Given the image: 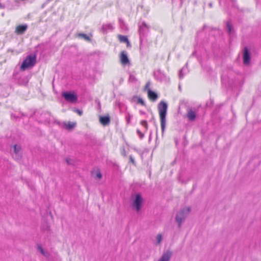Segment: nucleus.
I'll return each instance as SVG.
<instances>
[{"label": "nucleus", "mask_w": 261, "mask_h": 261, "mask_svg": "<svg viewBox=\"0 0 261 261\" xmlns=\"http://www.w3.org/2000/svg\"><path fill=\"white\" fill-rule=\"evenodd\" d=\"M129 161L133 164L135 166H136V162L134 160V159H133V158L132 157V156L130 155L129 157Z\"/></svg>", "instance_id": "obj_30"}, {"label": "nucleus", "mask_w": 261, "mask_h": 261, "mask_svg": "<svg viewBox=\"0 0 261 261\" xmlns=\"http://www.w3.org/2000/svg\"><path fill=\"white\" fill-rule=\"evenodd\" d=\"M62 96L67 101L71 103H75L77 100V95L72 92H63L62 93Z\"/></svg>", "instance_id": "obj_6"}, {"label": "nucleus", "mask_w": 261, "mask_h": 261, "mask_svg": "<svg viewBox=\"0 0 261 261\" xmlns=\"http://www.w3.org/2000/svg\"><path fill=\"white\" fill-rule=\"evenodd\" d=\"M209 6H210V7H211L212 6V4L211 3H210V4H209Z\"/></svg>", "instance_id": "obj_47"}, {"label": "nucleus", "mask_w": 261, "mask_h": 261, "mask_svg": "<svg viewBox=\"0 0 261 261\" xmlns=\"http://www.w3.org/2000/svg\"><path fill=\"white\" fill-rule=\"evenodd\" d=\"M131 117L132 116L129 114H128L127 116L126 117V122L127 124L130 123Z\"/></svg>", "instance_id": "obj_29"}, {"label": "nucleus", "mask_w": 261, "mask_h": 261, "mask_svg": "<svg viewBox=\"0 0 261 261\" xmlns=\"http://www.w3.org/2000/svg\"><path fill=\"white\" fill-rule=\"evenodd\" d=\"M178 87H179V89H180V86L179 85Z\"/></svg>", "instance_id": "obj_49"}, {"label": "nucleus", "mask_w": 261, "mask_h": 261, "mask_svg": "<svg viewBox=\"0 0 261 261\" xmlns=\"http://www.w3.org/2000/svg\"><path fill=\"white\" fill-rule=\"evenodd\" d=\"M188 117L191 121H193L195 119L196 114L191 109L188 111Z\"/></svg>", "instance_id": "obj_17"}, {"label": "nucleus", "mask_w": 261, "mask_h": 261, "mask_svg": "<svg viewBox=\"0 0 261 261\" xmlns=\"http://www.w3.org/2000/svg\"><path fill=\"white\" fill-rule=\"evenodd\" d=\"M14 149V153L15 155H13V157L16 160H19L21 158V147L20 145L15 144L13 146Z\"/></svg>", "instance_id": "obj_9"}, {"label": "nucleus", "mask_w": 261, "mask_h": 261, "mask_svg": "<svg viewBox=\"0 0 261 261\" xmlns=\"http://www.w3.org/2000/svg\"><path fill=\"white\" fill-rule=\"evenodd\" d=\"M143 202V198L140 193L136 194L133 200L132 206L137 211L139 212Z\"/></svg>", "instance_id": "obj_4"}, {"label": "nucleus", "mask_w": 261, "mask_h": 261, "mask_svg": "<svg viewBox=\"0 0 261 261\" xmlns=\"http://www.w3.org/2000/svg\"><path fill=\"white\" fill-rule=\"evenodd\" d=\"M120 61L122 65H126L130 64L129 60L127 54L125 51H122L120 54Z\"/></svg>", "instance_id": "obj_8"}, {"label": "nucleus", "mask_w": 261, "mask_h": 261, "mask_svg": "<svg viewBox=\"0 0 261 261\" xmlns=\"http://www.w3.org/2000/svg\"><path fill=\"white\" fill-rule=\"evenodd\" d=\"M8 51H11V52L13 53V50L9 49H8Z\"/></svg>", "instance_id": "obj_45"}, {"label": "nucleus", "mask_w": 261, "mask_h": 261, "mask_svg": "<svg viewBox=\"0 0 261 261\" xmlns=\"http://www.w3.org/2000/svg\"><path fill=\"white\" fill-rule=\"evenodd\" d=\"M140 113L141 114V115H144L145 114V112L143 111H140Z\"/></svg>", "instance_id": "obj_39"}, {"label": "nucleus", "mask_w": 261, "mask_h": 261, "mask_svg": "<svg viewBox=\"0 0 261 261\" xmlns=\"http://www.w3.org/2000/svg\"><path fill=\"white\" fill-rule=\"evenodd\" d=\"M11 116L14 117V118H17V117H16V116H15V115H12Z\"/></svg>", "instance_id": "obj_46"}, {"label": "nucleus", "mask_w": 261, "mask_h": 261, "mask_svg": "<svg viewBox=\"0 0 261 261\" xmlns=\"http://www.w3.org/2000/svg\"><path fill=\"white\" fill-rule=\"evenodd\" d=\"M148 96L150 99L152 100L153 101H155L158 98V95L157 93L152 91L150 89H148Z\"/></svg>", "instance_id": "obj_14"}, {"label": "nucleus", "mask_w": 261, "mask_h": 261, "mask_svg": "<svg viewBox=\"0 0 261 261\" xmlns=\"http://www.w3.org/2000/svg\"><path fill=\"white\" fill-rule=\"evenodd\" d=\"M190 211L191 208L187 207L180 210L176 213L175 219L178 224V228L181 227L182 223L185 221Z\"/></svg>", "instance_id": "obj_2"}, {"label": "nucleus", "mask_w": 261, "mask_h": 261, "mask_svg": "<svg viewBox=\"0 0 261 261\" xmlns=\"http://www.w3.org/2000/svg\"><path fill=\"white\" fill-rule=\"evenodd\" d=\"M37 250L42 254H44L45 251L40 245H37Z\"/></svg>", "instance_id": "obj_25"}, {"label": "nucleus", "mask_w": 261, "mask_h": 261, "mask_svg": "<svg viewBox=\"0 0 261 261\" xmlns=\"http://www.w3.org/2000/svg\"><path fill=\"white\" fill-rule=\"evenodd\" d=\"M96 178L100 179L102 177V174L100 172H97L96 175Z\"/></svg>", "instance_id": "obj_33"}, {"label": "nucleus", "mask_w": 261, "mask_h": 261, "mask_svg": "<svg viewBox=\"0 0 261 261\" xmlns=\"http://www.w3.org/2000/svg\"><path fill=\"white\" fill-rule=\"evenodd\" d=\"M78 36L83 38V39H84L85 40H86V41H88L89 42H91V39L90 38V37H89L86 34L79 33L78 34Z\"/></svg>", "instance_id": "obj_19"}, {"label": "nucleus", "mask_w": 261, "mask_h": 261, "mask_svg": "<svg viewBox=\"0 0 261 261\" xmlns=\"http://www.w3.org/2000/svg\"><path fill=\"white\" fill-rule=\"evenodd\" d=\"M137 133L139 136L140 139H142L144 138V134L139 129L137 130Z\"/></svg>", "instance_id": "obj_28"}, {"label": "nucleus", "mask_w": 261, "mask_h": 261, "mask_svg": "<svg viewBox=\"0 0 261 261\" xmlns=\"http://www.w3.org/2000/svg\"><path fill=\"white\" fill-rule=\"evenodd\" d=\"M137 102L138 103H139V104H141L143 106H146L145 103L144 101V100H143V99L140 98V97H139L138 98Z\"/></svg>", "instance_id": "obj_27"}, {"label": "nucleus", "mask_w": 261, "mask_h": 261, "mask_svg": "<svg viewBox=\"0 0 261 261\" xmlns=\"http://www.w3.org/2000/svg\"><path fill=\"white\" fill-rule=\"evenodd\" d=\"M153 75L154 77L156 80L160 81L163 80L165 77V74L160 69L156 71H154L153 73Z\"/></svg>", "instance_id": "obj_13"}, {"label": "nucleus", "mask_w": 261, "mask_h": 261, "mask_svg": "<svg viewBox=\"0 0 261 261\" xmlns=\"http://www.w3.org/2000/svg\"><path fill=\"white\" fill-rule=\"evenodd\" d=\"M74 111L80 115H82L83 114V111L79 109H75Z\"/></svg>", "instance_id": "obj_34"}, {"label": "nucleus", "mask_w": 261, "mask_h": 261, "mask_svg": "<svg viewBox=\"0 0 261 261\" xmlns=\"http://www.w3.org/2000/svg\"><path fill=\"white\" fill-rule=\"evenodd\" d=\"M66 163H67V164L68 165H71L72 164L71 160L70 159L66 158Z\"/></svg>", "instance_id": "obj_35"}, {"label": "nucleus", "mask_w": 261, "mask_h": 261, "mask_svg": "<svg viewBox=\"0 0 261 261\" xmlns=\"http://www.w3.org/2000/svg\"><path fill=\"white\" fill-rule=\"evenodd\" d=\"M28 29L27 24H20L16 27L15 32L18 35H22Z\"/></svg>", "instance_id": "obj_11"}, {"label": "nucleus", "mask_w": 261, "mask_h": 261, "mask_svg": "<svg viewBox=\"0 0 261 261\" xmlns=\"http://www.w3.org/2000/svg\"><path fill=\"white\" fill-rule=\"evenodd\" d=\"M5 8V6L2 5L1 3L0 2V9H3Z\"/></svg>", "instance_id": "obj_38"}, {"label": "nucleus", "mask_w": 261, "mask_h": 261, "mask_svg": "<svg viewBox=\"0 0 261 261\" xmlns=\"http://www.w3.org/2000/svg\"><path fill=\"white\" fill-rule=\"evenodd\" d=\"M128 81L130 82L133 83L136 82L137 79L134 75L130 74Z\"/></svg>", "instance_id": "obj_24"}, {"label": "nucleus", "mask_w": 261, "mask_h": 261, "mask_svg": "<svg viewBox=\"0 0 261 261\" xmlns=\"http://www.w3.org/2000/svg\"><path fill=\"white\" fill-rule=\"evenodd\" d=\"M126 43L127 47H130L131 46L129 40H128V41L126 42Z\"/></svg>", "instance_id": "obj_37"}, {"label": "nucleus", "mask_w": 261, "mask_h": 261, "mask_svg": "<svg viewBox=\"0 0 261 261\" xmlns=\"http://www.w3.org/2000/svg\"><path fill=\"white\" fill-rule=\"evenodd\" d=\"M184 77V74L182 73V69H181L179 71V78L180 79L183 78Z\"/></svg>", "instance_id": "obj_32"}, {"label": "nucleus", "mask_w": 261, "mask_h": 261, "mask_svg": "<svg viewBox=\"0 0 261 261\" xmlns=\"http://www.w3.org/2000/svg\"><path fill=\"white\" fill-rule=\"evenodd\" d=\"M122 154L125 156L126 155V153L124 149H123V151L122 152Z\"/></svg>", "instance_id": "obj_40"}, {"label": "nucleus", "mask_w": 261, "mask_h": 261, "mask_svg": "<svg viewBox=\"0 0 261 261\" xmlns=\"http://www.w3.org/2000/svg\"><path fill=\"white\" fill-rule=\"evenodd\" d=\"M150 82H148L146 84V85L145 86V87H144V90H148V89H150L149 88V86H150Z\"/></svg>", "instance_id": "obj_31"}, {"label": "nucleus", "mask_w": 261, "mask_h": 261, "mask_svg": "<svg viewBox=\"0 0 261 261\" xmlns=\"http://www.w3.org/2000/svg\"><path fill=\"white\" fill-rule=\"evenodd\" d=\"M212 103H213L212 101H211L210 104L208 105V102H207L206 103V106H211V105H212Z\"/></svg>", "instance_id": "obj_43"}, {"label": "nucleus", "mask_w": 261, "mask_h": 261, "mask_svg": "<svg viewBox=\"0 0 261 261\" xmlns=\"http://www.w3.org/2000/svg\"><path fill=\"white\" fill-rule=\"evenodd\" d=\"M172 255V252L170 250H167L164 252L159 261H169Z\"/></svg>", "instance_id": "obj_10"}, {"label": "nucleus", "mask_w": 261, "mask_h": 261, "mask_svg": "<svg viewBox=\"0 0 261 261\" xmlns=\"http://www.w3.org/2000/svg\"><path fill=\"white\" fill-rule=\"evenodd\" d=\"M141 124L145 128L146 130H147L148 129V124H147V121H146V120L141 121Z\"/></svg>", "instance_id": "obj_26"}, {"label": "nucleus", "mask_w": 261, "mask_h": 261, "mask_svg": "<svg viewBox=\"0 0 261 261\" xmlns=\"http://www.w3.org/2000/svg\"><path fill=\"white\" fill-rule=\"evenodd\" d=\"M162 240V236L161 234H158L156 236V245L160 244Z\"/></svg>", "instance_id": "obj_23"}, {"label": "nucleus", "mask_w": 261, "mask_h": 261, "mask_svg": "<svg viewBox=\"0 0 261 261\" xmlns=\"http://www.w3.org/2000/svg\"><path fill=\"white\" fill-rule=\"evenodd\" d=\"M36 57L35 55L28 56L22 62L20 69L24 70L29 67L34 66L36 63Z\"/></svg>", "instance_id": "obj_3"}, {"label": "nucleus", "mask_w": 261, "mask_h": 261, "mask_svg": "<svg viewBox=\"0 0 261 261\" xmlns=\"http://www.w3.org/2000/svg\"><path fill=\"white\" fill-rule=\"evenodd\" d=\"M118 38L121 42L126 43L128 40L127 37L126 36L119 35H118Z\"/></svg>", "instance_id": "obj_20"}, {"label": "nucleus", "mask_w": 261, "mask_h": 261, "mask_svg": "<svg viewBox=\"0 0 261 261\" xmlns=\"http://www.w3.org/2000/svg\"><path fill=\"white\" fill-rule=\"evenodd\" d=\"M42 255L44 257H45L48 260H51L52 259V256L51 254L47 251H45L44 252V254H43Z\"/></svg>", "instance_id": "obj_22"}, {"label": "nucleus", "mask_w": 261, "mask_h": 261, "mask_svg": "<svg viewBox=\"0 0 261 261\" xmlns=\"http://www.w3.org/2000/svg\"><path fill=\"white\" fill-rule=\"evenodd\" d=\"M226 27L227 29V32L229 34H230L232 32V26L229 21H227L226 23Z\"/></svg>", "instance_id": "obj_21"}, {"label": "nucleus", "mask_w": 261, "mask_h": 261, "mask_svg": "<svg viewBox=\"0 0 261 261\" xmlns=\"http://www.w3.org/2000/svg\"><path fill=\"white\" fill-rule=\"evenodd\" d=\"M63 124L67 130H71L75 126L76 123V122H68V123H66L64 122Z\"/></svg>", "instance_id": "obj_15"}, {"label": "nucleus", "mask_w": 261, "mask_h": 261, "mask_svg": "<svg viewBox=\"0 0 261 261\" xmlns=\"http://www.w3.org/2000/svg\"><path fill=\"white\" fill-rule=\"evenodd\" d=\"M29 81V77L28 76H25L20 78V79L18 80V83L20 85L26 86L28 84Z\"/></svg>", "instance_id": "obj_16"}, {"label": "nucleus", "mask_w": 261, "mask_h": 261, "mask_svg": "<svg viewBox=\"0 0 261 261\" xmlns=\"http://www.w3.org/2000/svg\"><path fill=\"white\" fill-rule=\"evenodd\" d=\"M113 29V27L112 25L110 23L107 24H103L101 27V31L105 33L107 32V30H112Z\"/></svg>", "instance_id": "obj_18"}, {"label": "nucleus", "mask_w": 261, "mask_h": 261, "mask_svg": "<svg viewBox=\"0 0 261 261\" xmlns=\"http://www.w3.org/2000/svg\"><path fill=\"white\" fill-rule=\"evenodd\" d=\"M149 29V26L145 22H143L141 24H139L138 32L140 35V45L142 44L143 38L148 32Z\"/></svg>", "instance_id": "obj_5"}, {"label": "nucleus", "mask_w": 261, "mask_h": 261, "mask_svg": "<svg viewBox=\"0 0 261 261\" xmlns=\"http://www.w3.org/2000/svg\"><path fill=\"white\" fill-rule=\"evenodd\" d=\"M206 27H207V26H206V25H203V28H202V31H204V30L205 29V28H206Z\"/></svg>", "instance_id": "obj_42"}, {"label": "nucleus", "mask_w": 261, "mask_h": 261, "mask_svg": "<svg viewBox=\"0 0 261 261\" xmlns=\"http://www.w3.org/2000/svg\"><path fill=\"white\" fill-rule=\"evenodd\" d=\"M232 84H233V86L236 87L238 86L242 85L243 84V83H239L238 84L237 83H232Z\"/></svg>", "instance_id": "obj_36"}, {"label": "nucleus", "mask_w": 261, "mask_h": 261, "mask_svg": "<svg viewBox=\"0 0 261 261\" xmlns=\"http://www.w3.org/2000/svg\"><path fill=\"white\" fill-rule=\"evenodd\" d=\"M222 0H219V3L221 4Z\"/></svg>", "instance_id": "obj_48"}, {"label": "nucleus", "mask_w": 261, "mask_h": 261, "mask_svg": "<svg viewBox=\"0 0 261 261\" xmlns=\"http://www.w3.org/2000/svg\"><path fill=\"white\" fill-rule=\"evenodd\" d=\"M158 108L161 120L162 132L163 133L166 127V117L167 115L168 105L166 102L161 101L158 104Z\"/></svg>", "instance_id": "obj_1"}, {"label": "nucleus", "mask_w": 261, "mask_h": 261, "mask_svg": "<svg viewBox=\"0 0 261 261\" xmlns=\"http://www.w3.org/2000/svg\"><path fill=\"white\" fill-rule=\"evenodd\" d=\"M99 120L102 125L107 126L110 123V117L109 115L105 116H99Z\"/></svg>", "instance_id": "obj_12"}, {"label": "nucleus", "mask_w": 261, "mask_h": 261, "mask_svg": "<svg viewBox=\"0 0 261 261\" xmlns=\"http://www.w3.org/2000/svg\"><path fill=\"white\" fill-rule=\"evenodd\" d=\"M55 122L56 123L59 125H61V123L59 121H55Z\"/></svg>", "instance_id": "obj_41"}, {"label": "nucleus", "mask_w": 261, "mask_h": 261, "mask_svg": "<svg viewBox=\"0 0 261 261\" xmlns=\"http://www.w3.org/2000/svg\"><path fill=\"white\" fill-rule=\"evenodd\" d=\"M251 53L247 46H245L243 51V60L244 65H248L250 62Z\"/></svg>", "instance_id": "obj_7"}, {"label": "nucleus", "mask_w": 261, "mask_h": 261, "mask_svg": "<svg viewBox=\"0 0 261 261\" xmlns=\"http://www.w3.org/2000/svg\"><path fill=\"white\" fill-rule=\"evenodd\" d=\"M196 52L195 51H194V52L192 53V56H195V55H196Z\"/></svg>", "instance_id": "obj_44"}]
</instances>
